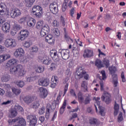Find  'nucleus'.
<instances>
[{"instance_id":"1","label":"nucleus","mask_w":126,"mask_h":126,"mask_svg":"<svg viewBox=\"0 0 126 126\" xmlns=\"http://www.w3.org/2000/svg\"><path fill=\"white\" fill-rule=\"evenodd\" d=\"M16 63H17L16 59H11L7 62L6 64V66H7V67H11L10 72L11 74L18 75V76H20V77L24 76L26 73V71H25L23 66L21 64L18 65L16 66H14V64H15Z\"/></svg>"},{"instance_id":"2","label":"nucleus","mask_w":126,"mask_h":126,"mask_svg":"<svg viewBox=\"0 0 126 126\" xmlns=\"http://www.w3.org/2000/svg\"><path fill=\"white\" fill-rule=\"evenodd\" d=\"M76 73L79 79L83 78V77L86 80L89 79V75L86 73L84 69L82 68V67H79L77 69Z\"/></svg>"},{"instance_id":"3","label":"nucleus","mask_w":126,"mask_h":126,"mask_svg":"<svg viewBox=\"0 0 126 126\" xmlns=\"http://www.w3.org/2000/svg\"><path fill=\"white\" fill-rule=\"evenodd\" d=\"M93 100L94 101V107L95 108L96 112V113L98 112V109H97V107H98L99 110V114H100L101 116L103 117V116H105V112H104V108H103L102 106H100V97H94Z\"/></svg>"},{"instance_id":"4","label":"nucleus","mask_w":126,"mask_h":126,"mask_svg":"<svg viewBox=\"0 0 126 126\" xmlns=\"http://www.w3.org/2000/svg\"><path fill=\"white\" fill-rule=\"evenodd\" d=\"M27 121L30 126H36L38 118L36 115L30 114L27 116Z\"/></svg>"},{"instance_id":"5","label":"nucleus","mask_w":126,"mask_h":126,"mask_svg":"<svg viewBox=\"0 0 126 126\" xmlns=\"http://www.w3.org/2000/svg\"><path fill=\"white\" fill-rule=\"evenodd\" d=\"M5 20L3 18L0 17V28L1 27L2 25V31L5 33H8L9 32V30H10V24L8 23H5ZM3 23H4L3 24ZM3 24V25H2Z\"/></svg>"},{"instance_id":"6","label":"nucleus","mask_w":126,"mask_h":126,"mask_svg":"<svg viewBox=\"0 0 126 126\" xmlns=\"http://www.w3.org/2000/svg\"><path fill=\"white\" fill-rule=\"evenodd\" d=\"M109 70L110 74L112 75V77L115 78V80H113V83L114 87H117L118 86V83H119V82L117 80V76L116 74H115L117 71V68L114 66H112L109 67Z\"/></svg>"},{"instance_id":"7","label":"nucleus","mask_w":126,"mask_h":126,"mask_svg":"<svg viewBox=\"0 0 126 126\" xmlns=\"http://www.w3.org/2000/svg\"><path fill=\"white\" fill-rule=\"evenodd\" d=\"M4 44L6 48H15L17 45L16 40L12 38H7Z\"/></svg>"},{"instance_id":"8","label":"nucleus","mask_w":126,"mask_h":126,"mask_svg":"<svg viewBox=\"0 0 126 126\" xmlns=\"http://www.w3.org/2000/svg\"><path fill=\"white\" fill-rule=\"evenodd\" d=\"M0 15L2 16H8L9 15V11L7 9V7L5 3H0Z\"/></svg>"},{"instance_id":"9","label":"nucleus","mask_w":126,"mask_h":126,"mask_svg":"<svg viewBox=\"0 0 126 126\" xmlns=\"http://www.w3.org/2000/svg\"><path fill=\"white\" fill-rule=\"evenodd\" d=\"M38 61L44 64L49 65L51 63V59L46 55H40L38 56Z\"/></svg>"},{"instance_id":"10","label":"nucleus","mask_w":126,"mask_h":126,"mask_svg":"<svg viewBox=\"0 0 126 126\" xmlns=\"http://www.w3.org/2000/svg\"><path fill=\"white\" fill-rule=\"evenodd\" d=\"M69 50L68 49H60L59 54L61 56L63 60H68L69 59Z\"/></svg>"},{"instance_id":"11","label":"nucleus","mask_w":126,"mask_h":126,"mask_svg":"<svg viewBox=\"0 0 126 126\" xmlns=\"http://www.w3.org/2000/svg\"><path fill=\"white\" fill-rule=\"evenodd\" d=\"M25 55L24 49L21 48L16 49L14 52V56L15 58H22Z\"/></svg>"},{"instance_id":"12","label":"nucleus","mask_w":126,"mask_h":126,"mask_svg":"<svg viewBox=\"0 0 126 126\" xmlns=\"http://www.w3.org/2000/svg\"><path fill=\"white\" fill-rule=\"evenodd\" d=\"M20 35L18 36V39L21 41H24L28 36H29V32L26 30L21 31Z\"/></svg>"},{"instance_id":"13","label":"nucleus","mask_w":126,"mask_h":126,"mask_svg":"<svg viewBox=\"0 0 126 126\" xmlns=\"http://www.w3.org/2000/svg\"><path fill=\"white\" fill-rule=\"evenodd\" d=\"M49 9L53 14H57L59 12V8H58V4L57 3H52L50 4Z\"/></svg>"},{"instance_id":"14","label":"nucleus","mask_w":126,"mask_h":126,"mask_svg":"<svg viewBox=\"0 0 126 126\" xmlns=\"http://www.w3.org/2000/svg\"><path fill=\"white\" fill-rule=\"evenodd\" d=\"M50 55L51 58L55 62H59L60 61V54L58 53V52L56 50H51L50 52Z\"/></svg>"},{"instance_id":"15","label":"nucleus","mask_w":126,"mask_h":126,"mask_svg":"<svg viewBox=\"0 0 126 126\" xmlns=\"http://www.w3.org/2000/svg\"><path fill=\"white\" fill-rule=\"evenodd\" d=\"M10 15L12 18L18 17V16H20V15H21V11L18 8L14 9L11 11Z\"/></svg>"},{"instance_id":"16","label":"nucleus","mask_w":126,"mask_h":126,"mask_svg":"<svg viewBox=\"0 0 126 126\" xmlns=\"http://www.w3.org/2000/svg\"><path fill=\"white\" fill-rule=\"evenodd\" d=\"M38 85L40 86L47 87L50 84V80L48 78H41L38 81Z\"/></svg>"},{"instance_id":"17","label":"nucleus","mask_w":126,"mask_h":126,"mask_svg":"<svg viewBox=\"0 0 126 126\" xmlns=\"http://www.w3.org/2000/svg\"><path fill=\"white\" fill-rule=\"evenodd\" d=\"M50 31V28L48 25H45L44 26L40 31V35L41 37H44L46 36L47 33Z\"/></svg>"},{"instance_id":"18","label":"nucleus","mask_w":126,"mask_h":126,"mask_svg":"<svg viewBox=\"0 0 126 126\" xmlns=\"http://www.w3.org/2000/svg\"><path fill=\"white\" fill-rule=\"evenodd\" d=\"M93 56H94L93 50L88 49L84 50V54L83 55V57H84V58H92Z\"/></svg>"},{"instance_id":"19","label":"nucleus","mask_w":126,"mask_h":126,"mask_svg":"<svg viewBox=\"0 0 126 126\" xmlns=\"http://www.w3.org/2000/svg\"><path fill=\"white\" fill-rule=\"evenodd\" d=\"M101 98L103 101H105L106 104H109L111 102V94L105 92L104 94L102 96Z\"/></svg>"},{"instance_id":"20","label":"nucleus","mask_w":126,"mask_h":126,"mask_svg":"<svg viewBox=\"0 0 126 126\" xmlns=\"http://www.w3.org/2000/svg\"><path fill=\"white\" fill-rule=\"evenodd\" d=\"M39 95L41 98L45 99V98L48 96V91H47V89L43 87H41L39 88Z\"/></svg>"},{"instance_id":"21","label":"nucleus","mask_w":126,"mask_h":126,"mask_svg":"<svg viewBox=\"0 0 126 126\" xmlns=\"http://www.w3.org/2000/svg\"><path fill=\"white\" fill-rule=\"evenodd\" d=\"M58 80H59V78L57 76L53 75L51 78V82L50 84V87L51 88H56V86H57V82H58Z\"/></svg>"},{"instance_id":"22","label":"nucleus","mask_w":126,"mask_h":126,"mask_svg":"<svg viewBox=\"0 0 126 126\" xmlns=\"http://www.w3.org/2000/svg\"><path fill=\"white\" fill-rule=\"evenodd\" d=\"M27 24L30 27H34L35 24H36V20L32 17H28Z\"/></svg>"},{"instance_id":"23","label":"nucleus","mask_w":126,"mask_h":126,"mask_svg":"<svg viewBox=\"0 0 126 126\" xmlns=\"http://www.w3.org/2000/svg\"><path fill=\"white\" fill-rule=\"evenodd\" d=\"M45 41L46 42H47L48 43L52 44H54L55 39L53 37V35H52L51 34H48L45 37Z\"/></svg>"},{"instance_id":"24","label":"nucleus","mask_w":126,"mask_h":126,"mask_svg":"<svg viewBox=\"0 0 126 126\" xmlns=\"http://www.w3.org/2000/svg\"><path fill=\"white\" fill-rule=\"evenodd\" d=\"M34 69L36 72L37 73H42L44 72V71L45 70V67L43 66H40L36 65L34 66Z\"/></svg>"},{"instance_id":"25","label":"nucleus","mask_w":126,"mask_h":126,"mask_svg":"<svg viewBox=\"0 0 126 126\" xmlns=\"http://www.w3.org/2000/svg\"><path fill=\"white\" fill-rule=\"evenodd\" d=\"M24 102L29 105V104L32 103L33 101H34V97L33 96H27L24 98Z\"/></svg>"},{"instance_id":"26","label":"nucleus","mask_w":126,"mask_h":126,"mask_svg":"<svg viewBox=\"0 0 126 126\" xmlns=\"http://www.w3.org/2000/svg\"><path fill=\"white\" fill-rule=\"evenodd\" d=\"M78 100L80 104H82L83 103V101H84V97H83V94L82 92H79L77 94Z\"/></svg>"},{"instance_id":"27","label":"nucleus","mask_w":126,"mask_h":126,"mask_svg":"<svg viewBox=\"0 0 126 126\" xmlns=\"http://www.w3.org/2000/svg\"><path fill=\"white\" fill-rule=\"evenodd\" d=\"M63 30H64V38L65 39V40L69 41V42H70V43H72L73 42L72 39L69 37V35H68V34L66 32V29H65V28H64Z\"/></svg>"},{"instance_id":"28","label":"nucleus","mask_w":126,"mask_h":126,"mask_svg":"<svg viewBox=\"0 0 126 126\" xmlns=\"http://www.w3.org/2000/svg\"><path fill=\"white\" fill-rule=\"evenodd\" d=\"M36 0H25V5L27 7H31Z\"/></svg>"},{"instance_id":"29","label":"nucleus","mask_w":126,"mask_h":126,"mask_svg":"<svg viewBox=\"0 0 126 126\" xmlns=\"http://www.w3.org/2000/svg\"><path fill=\"white\" fill-rule=\"evenodd\" d=\"M52 109L51 105L49 104L46 107V111L45 113V117L47 120L50 118V110Z\"/></svg>"},{"instance_id":"30","label":"nucleus","mask_w":126,"mask_h":126,"mask_svg":"<svg viewBox=\"0 0 126 126\" xmlns=\"http://www.w3.org/2000/svg\"><path fill=\"white\" fill-rule=\"evenodd\" d=\"M10 79V76L8 74L3 75L1 77V80L2 82H7Z\"/></svg>"},{"instance_id":"31","label":"nucleus","mask_w":126,"mask_h":126,"mask_svg":"<svg viewBox=\"0 0 126 126\" xmlns=\"http://www.w3.org/2000/svg\"><path fill=\"white\" fill-rule=\"evenodd\" d=\"M119 109H120V106L115 101V105H114V115L115 116H118V114H119Z\"/></svg>"},{"instance_id":"32","label":"nucleus","mask_w":126,"mask_h":126,"mask_svg":"<svg viewBox=\"0 0 126 126\" xmlns=\"http://www.w3.org/2000/svg\"><path fill=\"white\" fill-rule=\"evenodd\" d=\"M95 65L98 67V68H101V67H103L104 65L102 63V61L99 59H97L95 62Z\"/></svg>"},{"instance_id":"33","label":"nucleus","mask_w":126,"mask_h":126,"mask_svg":"<svg viewBox=\"0 0 126 126\" xmlns=\"http://www.w3.org/2000/svg\"><path fill=\"white\" fill-rule=\"evenodd\" d=\"M66 107V100H64L62 106L60 108V113L61 115H63L64 112V109Z\"/></svg>"},{"instance_id":"34","label":"nucleus","mask_w":126,"mask_h":126,"mask_svg":"<svg viewBox=\"0 0 126 126\" xmlns=\"http://www.w3.org/2000/svg\"><path fill=\"white\" fill-rule=\"evenodd\" d=\"M87 82L86 81H83L81 83V88L83 89L84 92H86L88 91V88H87Z\"/></svg>"},{"instance_id":"35","label":"nucleus","mask_w":126,"mask_h":126,"mask_svg":"<svg viewBox=\"0 0 126 126\" xmlns=\"http://www.w3.org/2000/svg\"><path fill=\"white\" fill-rule=\"evenodd\" d=\"M37 10H38V11H39V10H42V7L39 5H34L32 9V13H35Z\"/></svg>"},{"instance_id":"36","label":"nucleus","mask_w":126,"mask_h":126,"mask_svg":"<svg viewBox=\"0 0 126 126\" xmlns=\"http://www.w3.org/2000/svg\"><path fill=\"white\" fill-rule=\"evenodd\" d=\"M12 91L15 95H19L21 93V90L19 89H17L15 88H12Z\"/></svg>"},{"instance_id":"37","label":"nucleus","mask_w":126,"mask_h":126,"mask_svg":"<svg viewBox=\"0 0 126 126\" xmlns=\"http://www.w3.org/2000/svg\"><path fill=\"white\" fill-rule=\"evenodd\" d=\"M16 84L18 87L22 88L25 85V83L23 81L18 80L16 82Z\"/></svg>"},{"instance_id":"38","label":"nucleus","mask_w":126,"mask_h":126,"mask_svg":"<svg viewBox=\"0 0 126 126\" xmlns=\"http://www.w3.org/2000/svg\"><path fill=\"white\" fill-rule=\"evenodd\" d=\"M14 108L16 111H18V112H24V109H23V108L22 107L20 106V105H19L18 104L15 105Z\"/></svg>"},{"instance_id":"39","label":"nucleus","mask_w":126,"mask_h":126,"mask_svg":"<svg viewBox=\"0 0 126 126\" xmlns=\"http://www.w3.org/2000/svg\"><path fill=\"white\" fill-rule=\"evenodd\" d=\"M27 19H28V17H23L20 19L18 22L20 24H24V23L26 22V20H27Z\"/></svg>"},{"instance_id":"40","label":"nucleus","mask_w":126,"mask_h":126,"mask_svg":"<svg viewBox=\"0 0 126 126\" xmlns=\"http://www.w3.org/2000/svg\"><path fill=\"white\" fill-rule=\"evenodd\" d=\"M39 106H40V104H39L38 101H34L32 103V105L31 107V108H32V109H38L39 107Z\"/></svg>"},{"instance_id":"41","label":"nucleus","mask_w":126,"mask_h":126,"mask_svg":"<svg viewBox=\"0 0 126 126\" xmlns=\"http://www.w3.org/2000/svg\"><path fill=\"white\" fill-rule=\"evenodd\" d=\"M72 52L74 54H76L77 56L79 55V53L80 52V48H73L72 49Z\"/></svg>"},{"instance_id":"42","label":"nucleus","mask_w":126,"mask_h":126,"mask_svg":"<svg viewBox=\"0 0 126 126\" xmlns=\"http://www.w3.org/2000/svg\"><path fill=\"white\" fill-rule=\"evenodd\" d=\"M11 116L12 118H14L17 116V111L14 109V107L11 110Z\"/></svg>"},{"instance_id":"43","label":"nucleus","mask_w":126,"mask_h":126,"mask_svg":"<svg viewBox=\"0 0 126 126\" xmlns=\"http://www.w3.org/2000/svg\"><path fill=\"white\" fill-rule=\"evenodd\" d=\"M89 122L91 125H97V123H98V120L95 118H92L90 120Z\"/></svg>"},{"instance_id":"44","label":"nucleus","mask_w":126,"mask_h":126,"mask_svg":"<svg viewBox=\"0 0 126 126\" xmlns=\"http://www.w3.org/2000/svg\"><path fill=\"white\" fill-rule=\"evenodd\" d=\"M31 59L30 58L27 57V58H23V59H21V62L23 63H29L30 62Z\"/></svg>"},{"instance_id":"45","label":"nucleus","mask_w":126,"mask_h":126,"mask_svg":"<svg viewBox=\"0 0 126 126\" xmlns=\"http://www.w3.org/2000/svg\"><path fill=\"white\" fill-rule=\"evenodd\" d=\"M31 42L30 41H24L23 43V46L25 47V48H29L31 46Z\"/></svg>"},{"instance_id":"46","label":"nucleus","mask_w":126,"mask_h":126,"mask_svg":"<svg viewBox=\"0 0 126 126\" xmlns=\"http://www.w3.org/2000/svg\"><path fill=\"white\" fill-rule=\"evenodd\" d=\"M35 15L40 18L43 15V10H38V12L35 13Z\"/></svg>"},{"instance_id":"47","label":"nucleus","mask_w":126,"mask_h":126,"mask_svg":"<svg viewBox=\"0 0 126 126\" xmlns=\"http://www.w3.org/2000/svg\"><path fill=\"white\" fill-rule=\"evenodd\" d=\"M43 24H44V22L42 21H40L37 22V25H36V28L37 29H40V28H42L43 27Z\"/></svg>"},{"instance_id":"48","label":"nucleus","mask_w":126,"mask_h":126,"mask_svg":"<svg viewBox=\"0 0 126 126\" xmlns=\"http://www.w3.org/2000/svg\"><path fill=\"white\" fill-rule=\"evenodd\" d=\"M57 66H58V65H57L56 63H52L50 66V69L51 70H55V69L57 68Z\"/></svg>"},{"instance_id":"49","label":"nucleus","mask_w":126,"mask_h":126,"mask_svg":"<svg viewBox=\"0 0 126 126\" xmlns=\"http://www.w3.org/2000/svg\"><path fill=\"white\" fill-rule=\"evenodd\" d=\"M103 64L106 66V67H109L110 65V60L108 59H104L103 61Z\"/></svg>"},{"instance_id":"50","label":"nucleus","mask_w":126,"mask_h":126,"mask_svg":"<svg viewBox=\"0 0 126 126\" xmlns=\"http://www.w3.org/2000/svg\"><path fill=\"white\" fill-rule=\"evenodd\" d=\"M101 73L102 74V80H105L107 78V75H106V71L105 70H101Z\"/></svg>"},{"instance_id":"51","label":"nucleus","mask_w":126,"mask_h":126,"mask_svg":"<svg viewBox=\"0 0 126 126\" xmlns=\"http://www.w3.org/2000/svg\"><path fill=\"white\" fill-rule=\"evenodd\" d=\"M124 120V118L123 117V113L120 112L118 117V123H121Z\"/></svg>"},{"instance_id":"52","label":"nucleus","mask_w":126,"mask_h":126,"mask_svg":"<svg viewBox=\"0 0 126 126\" xmlns=\"http://www.w3.org/2000/svg\"><path fill=\"white\" fill-rule=\"evenodd\" d=\"M52 24L54 27H59V26H60V23L56 20L53 22Z\"/></svg>"},{"instance_id":"53","label":"nucleus","mask_w":126,"mask_h":126,"mask_svg":"<svg viewBox=\"0 0 126 126\" xmlns=\"http://www.w3.org/2000/svg\"><path fill=\"white\" fill-rule=\"evenodd\" d=\"M70 94L71 95V96H73V97H75V98H77V95H76V94L75 93V91H74L73 89H71L70 90Z\"/></svg>"},{"instance_id":"54","label":"nucleus","mask_w":126,"mask_h":126,"mask_svg":"<svg viewBox=\"0 0 126 126\" xmlns=\"http://www.w3.org/2000/svg\"><path fill=\"white\" fill-rule=\"evenodd\" d=\"M38 114L39 115H43L45 113V107H42L41 108H40L38 110Z\"/></svg>"},{"instance_id":"55","label":"nucleus","mask_w":126,"mask_h":126,"mask_svg":"<svg viewBox=\"0 0 126 126\" xmlns=\"http://www.w3.org/2000/svg\"><path fill=\"white\" fill-rule=\"evenodd\" d=\"M2 56L4 58V60H5V61H6V60H8V59H10V55H9V54H2Z\"/></svg>"},{"instance_id":"56","label":"nucleus","mask_w":126,"mask_h":126,"mask_svg":"<svg viewBox=\"0 0 126 126\" xmlns=\"http://www.w3.org/2000/svg\"><path fill=\"white\" fill-rule=\"evenodd\" d=\"M38 51H39V48H38L37 46H33L32 47V53H38Z\"/></svg>"},{"instance_id":"57","label":"nucleus","mask_w":126,"mask_h":126,"mask_svg":"<svg viewBox=\"0 0 126 126\" xmlns=\"http://www.w3.org/2000/svg\"><path fill=\"white\" fill-rule=\"evenodd\" d=\"M66 8H67V4H66V3H63L62 5L63 11L64 12V11L66 10Z\"/></svg>"},{"instance_id":"58","label":"nucleus","mask_w":126,"mask_h":126,"mask_svg":"<svg viewBox=\"0 0 126 126\" xmlns=\"http://www.w3.org/2000/svg\"><path fill=\"white\" fill-rule=\"evenodd\" d=\"M5 47L1 45H0V54H2L5 51Z\"/></svg>"},{"instance_id":"59","label":"nucleus","mask_w":126,"mask_h":126,"mask_svg":"<svg viewBox=\"0 0 126 126\" xmlns=\"http://www.w3.org/2000/svg\"><path fill=\"white\" fill-rule=\"evenodd\" d=\"M75 11V8L74 7H72V9L70 11V15L72 17H73V14H74V12Z\"/></svg>"},{"instance_id":"60","label":"nucleus","mask_w":126,"mask_h":126,"mask_svg":"<svg viewBox=\"0 0 126 126\" xmlns=\"http://www.w3.org/2000/svg\"><path fill=\"white\" fill-rule=\"evenodd\" d=\"M6 94L7 96H8V97H12V95H13L12 93H11V92H10L9 90H7Z\"/></svg>"},{"instance_id":"61","label":"nucleus","mask_w":126,"mask_h":126,"mask_svg":"<svg viewBox=\"0 0 126 126\" xmlns=\"http://www.w3.org/2000/svg\"><path fill=\"white\" fill-rule=\"evenodd\" d=\"M13 28L15 31H17V30H20V26H19V25H15Z\"/></svg>"},{"instance_id":"62","label":"nucleus","mask_w":126,"mask_h":126,"mask_svg":"<svg viewBox=\"0 0 126 126\" xmlns=\"http://www.w3.org/2000/svg\"><path fill=\"white\" fill-rule=\"evenodd\" d=\"M54 33L56 36H60V30H59L58 29H55Z\"/></svg>"},{"instance_id":"63","label":"nucleus","mask_w":126,"mask_h":126,"mask_svg":"<svg viewBox=\"0 0 126 126\" xmlns=\"http://www.w3.org/2000/svg\"><path fill=\"white\" fill-rule=\"evenodd\" d=\"M39 78H40V76L37 75L32 77V81H36V80H38Z\"/></svg>"},{"instance_id":"64","label":"nucleus","mask_w":126,"mask_h":126,"mask_svg":"<svg viewBox=\"0 0 126 126\" xmlns=\"http://www.w3.org/2000/svg\"><path fill=\"white\" fill-rule=\"evenodd\" d=\"M121 78H122V82H126V77H125V74H124V72H122L121 73Z\"/></svg>"}]
</instances>
